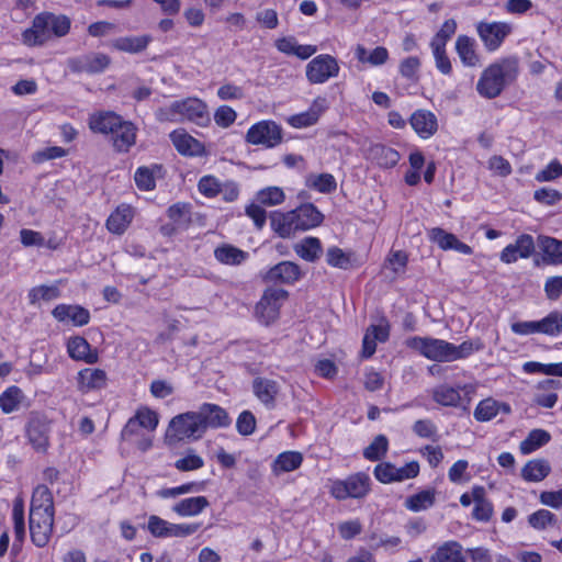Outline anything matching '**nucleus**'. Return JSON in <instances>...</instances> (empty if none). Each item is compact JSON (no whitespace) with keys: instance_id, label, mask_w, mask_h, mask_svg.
<instances>
[{"instance_id":"nucleus-27","label":"nucleus","mask_w":562,"mask_h":562,"mask_svg":"<svg viewBox=\"0 0 562 562\" xmlns=\"http://www.w3.org/2000/svg\"><path fill=\"white\" fill-rule=\"evenodd\" d=\"M122 117L111 111H99L89 116V128L93 133L109 135L120 124Z\"/></svg>"},{"instance_id":"nucleus-22","label":"nucleus","mask_w":562,"mask_h":562,"mask_svg":"<svg viewBox=\"0 0 562 562\" xmlns=\"http://www.w3.org/2000/svg\"><path fill=\"white\" fill-rule=\"evenodd\" d=\"M134 218V210L128 204L119 205L108 217L105 226L112 234L122 235Z\"/></svg>"},{"instance_id":"nucleus-54","label":"nucleus","mask_w":562,"mask_h":562,"mask_svg":"<svg viewBox=\"0 0 562 562\" xmlns=\"http://www.w3.org/2000/svg\"><path fill=\"white\" fill-rule=\"evenodd\" d=\"M557 521V516L548 509H539L528 517L529 525L538 530L546 529L548 526H555Z\"/></svg>"},{"instance_id":"nucleus-60","label":"nucleus","mask_w":562,"mask_h":562,"mask_svg":"<svg viewBox=\"0 0 562 562\" xmlns=\"http://www.w3.org/2000/svg\"><path fill=\"white\" fill-rule=\"evenodd\" d=\"M198 188L203 195L214 198L220 194L221 182L213 176H204L200 179Z\"/></svg>"},{"instance_id":"nucleus-36","label":"nucleus","mask_w":562,"mask_h":562,"mask_svg":"<svg viewBox=\"0 0 562 562\" xmlns=\"http://www.w3.org/2000/svg\"><path fill=\"white\" fill-rule=\"evenodd\" d=\"M550 471L551 468L547 460L533 459L524 465L521 476L528 482H540L549 475Z\"/></svg>"},{"instance_id":"nucleus-41","label":"nucleus","mask_w":562,"mask_h":562,"mask_svg":"<svg viewBox=\"0 0 562 562\" xmlns=\"http://www.w3.org/2000/svg\"><path fill=\"white\" fill-rule=\"evenodd\" d=\"M474 46V41L469 36L460 35L457 40L456 49L465 66L475 67L480 63Z\"/></svg>"},{"instance_id":"nucleus-51","label":"nucleus","mask_w":562,"mask_h":562,"mask_svg":"<svg viewBox=\"0 0 562 562\" xmlns=\"http://www.w3.org/2000/svg\"><path fill=\"white\" fill-rule=\"evenodd\" d=\"M389 440L384 435H378L363 450V457L370 461L381 460L387 452Z\"/></svg>"},{"instance_id":"nucleus-20","label":"nucleus","mask_w":562,"mask_h":562,"mask_svg":"<svg viewBox=\"0 0 562 562\" xmlns=\"http://www.w3.org/2000/svg\"><path fill=\"white\" fill-rule=\"evenodd\" d=\"M58 322L70 321L75 326H85L90 321V313L80 305L59 304L52 311Z\"/></svg>"},{"instance_id":"nucleus-53","label":"nucleus","mask_w":562,"mask_h":562,"mask_svg":"<svg viewBox=\"0 0 562 562\" xmlns=\"http://www.w3.org/2000/svg\"><path fill=\"white\" fill-rule=\"evenodd\" d=\"M501 409V404L492 398L481 401L474 409V418L479 422H487L494 418Z\"/></svg>"},{"instance_id":"nucleus-46","label":"nucleus","mask_w":562,"mask_h":562,"mask_svg":"<svg viewBox=\"0 0 562 562\" xmlns=\"http://www.w3.org/2000/svg\"><path fill=\"white\" fill-rule=\"evenodd\" d=\"M303 457L296 451H285L280 453L273 463L276 473L294 471L301 467Z\"/></svg>"},{"instance_id":"nucleus-64","label":"nucleus","mask_w":562,"mask_h":562,"mask_svg":"<svg viewBox=\"0 0 562 562\" xmlns=\"http://www.w3.org/2000/svg\"><path fill=\"white\" fill-rule=\"evenodd\" d=\"M237 117V114L234 109L228 105H221L216 109L214 113V121L221 127L231 126Z\"/></svg>"},{"instance_id":"nucleus-14","label":"nucleus","mask_w":562,"mask_h":562,"mask_svg":"<svg viewBox=\"0 0 562 562\" xmlns=\"http://www.w3.org/2000/svg\"><path fill=\"white\" fill-rule=\"evenodd\" d=\"M196 414L201 420L203 434L209 428L227 427L231 424L226 411L216 404L205 403L196 411Z\"/></svg>"},{"instance_id":"nucleus-33","label":"nucleus","mask_w":562,"mask_h":562,"mask_svg":"<svg viewBox=\"0 0 562 562\" xmlns=\"http://www.w3.org/2000/svg\"><path fill=\"white\" fill-rule=\"evenodd\" d=\"M538 246L543 252V261L550 265L562 263V240L549 236H539Z\"/></svg>"},{"instance_id":"nucleus-8","label":"nucleus","mask_w":562,"mask_h":562,"mask_svg":"<svg viewBox=\"0 0 562 562\" xmlns=\"http://www.w3.org/2000/svg\"><path fill=\"white\" fill-rule=\"evenodd\" d=\"M286 296L288 292L283 289H267L256 306V315L259 321L266 325L274 322L279 317L281 302Z\"/></svg>"},{"instance_id":"nucleus-15","label":"nucleus","mask_w":562,"mask_h":562,"mask_svg":"<svg viewBox=\"0 0 562 562\" xmlns=\"http://www.w3.org/2000/svg\"><path fill=\"white\" fill-rule=\"evenodd\" d=\"M535 252V240L529 234H521L514 244L507 245L501 252V260L513 263L518 258H529Z\"/></svg>"},{"instance_id":"nucleus-4","label":"nucleus","mask_w":562,"mask_h":562,"mask_svg":"<svg viewBox=\"0 0 562 562\" xmlns=\"http://www.w3.org/2000/svg\"><path fill=\"white\" fill-rule=\"evenodd\" d=\"M329 493L337 501L363 498L371 491V479L364 472H357L346 479L330 480Z\"/></svg>"},{"instance_id":"nucleus-29","label":"nucleus","mask_w":562,"mask_h":562,"mask_svg":"<svg viewBox=\"0 0 562 562\" xmlns=\"http://www.w3.org/2000/svg\"><path fill=\"white\" fill-rule=\"evenodd\" d=\"M151 41L153 37L148 34L139 36H122L113 40L111 46L120 52L138 54L144 52Z\"/></svg>"},{"instance_id":"nucleus-43","label":"nucleus","mask_w":562,"mask_h":562,"mask_svg":"<svg viewBox=\"0 0 562 562\" xmlns=\"http://www.w3.org/2000/svg\"><path fill=\"white\" fill-rule=\"evenodd\" d=\"M551 439L550 434L543 429L531 430L526 439L519 445V450L522 454H529L540 447L547 445Z\"/></svg>"},{"instance_id":"nucleus-30","label":"nucleus","mask_w":562,"mask_h":562,"mask_svg":"<svg viewBox=\"0 0 562 562\" xmlns=\"http://www.w3.org/2000/svg\"><path fill=\"white\" fill-rule=\"evenodd\" d=\"M67 349L70 358L81 360L87 363H95L98 361V353L91 350L89 342L80 336L72 337L68 340Z\"/></svg>"},{"instance_id":"nucleus-5","label":"nucleus","mask_w":562,"mask_h":562,"mask_svg":"<svg viewBox=\"0 0 562 562\" xmlns=\"http://www.w3.org/2000/svg\"><path fill=\"white\" fill-rule=\"evenodd\" d=\"M201 420L196 412H187L175 416L168 425L166 440L176 443L186 439H200L203 436Z\"/></svg>"},{"instance_id":"nucleus-35","label":"nucleus","mask_w":562,"mask_h":562,"mask_svg":"<svg viewBox=\"0 0 562 562\" xmlns=\"http://www.w3.org/2000/svg\"><path fill=\"white\" fill-rule=\"evenodd\" d=\"M30 513H55L53 494L45 485L35 487L31 499Z\"/></svg>"},{"instance_id":"nucleus-26","label":"nucleus","mask_w":562,"mask_h":562,"mask_svg":"<svg viewBox=\"0 0 562 562\" xmlns=\"http://www.w3.org/2000/svg\"><path fill=\"white\" fill-rule=\"evenodd\" d=\"M411 125L423 138L432 136L438 128L437 117L426 110H418L411 116Z\"/></svg>"},{"instance_id":"nucleus-9","label":"nucleus","mask_w":562,"mask_h":562,"mask_svg":"<svg viewBox=\"0 0 562 562\" xmlns=\"http://www.w3.org/2000/svg\"><path fill=\"white\" fill-rule=\"evenodd\" d=\"M373 473L375 479L383 484L402 482L418 475L419 463L417 461H412L406 463L404 467L396 468L390 462H382L374 468Z\"/></svg>"},{"instance_id":"nucleus-24","label":"nucleus","mask_w":562,"mask_h":562,"mask_svg":"<svg viewBox=\"0 0 562 562\" xmlns=\"http://www.w3.org/2000/svg\"><path fill=\"white\" fill-rule=\"evenodd\" d=\"M252 392L267 408H273L279 384L273 380L258 376L252 381Z\"/></svg>"},{"instance_id":"nucleus-38","label":"nucleus","mask_w":562,"mask_h":562,"mask_svg":"<svg viewBox=\"0 0 562 562\" xmlns=\"http://www.w3.org/2000/svg\"><path fill=\"white\" fill-rule=\"evenodd\" d=\"M430 562H465L462 547L457 541H448L432 554Z\"/></svg>"},{"instance_id":"nucleus-40","label":"nucleus","mask_w":562,"mask_h":562,"mask_svg":"<svg viewBox=\"0 0 562 562\" xmlns=\"http://www.w3.org/2000/svg\"><path fill=\"white\" fill-rule=\"evenodd\" d=\"M356 58L362 64L371 66L384 65L389 59V52L383 46H378L372 50H368L364 46L358 45L355 50Z\"/></svg>"},{"instance_id":"nucleus-11","label":"nucleus","mask_w":562,"mask_h":562,"mask_svg":"<svg viewBox=\"0 0 562 562\" xmlns=\"http://www.w3.org/2000/svg\"><path fill=\"white\" fill-rule=\"evenodd\" d=\"M25 434L29 442L37 451H46L48 447L49 423L47 418L37 412L30 414L25 425Z\"/></svg>"},{"instance_id":"nucleus-48","label":"nucleus","mask_w":562,"mask_h":562,"mask_svg":"<svg viewBox=\"0 0 562 562\" xmlns=\"http://www.w3.org/2000/svg\"><path fill=\"white\" fill-rule=\"evenodd\" d=\"M538 333L548 336L560 335L562 333V313L553 311L538 321Z\"/></svg>"},{"instance_id":"nucleus-37","label":"nucleus","mask_w":562,"mask_h":562,"mask_svg":"<svg viewBox=\"0 0 562 562\" xmlns=\"http://www.w3.org/2000/svg\"><path fill=\"white\" fill-rule=\"evenodd\" d=\"M271 227L280 237H290L299 232L292 211L288 213H273L271 215Z\"/></svg>"},{"instance_id":"nucleus-63","label":"nucleus","mask_w":562,"mask_h":562,"mask_svg":"<svg viewBox=\"0 0 562 562\" xmlns=\"http://www.w3.org/2000/svg\"><path fill=\"white\" fill-rule=\"evenodd\" d=\"M237 431L243 436H249L255 431L256 418L249 411H244L236 422Z\"/></svg>"},{"instance_id":"nucleus-28","label":"nucleus","mask_w":562,"mask_h":562,"mask_svg":"<svg viewBox=\"0 0 562 562\" xmlns=\"http://www.w3.org/2000/svg\"><path fill=\"white\" fill-rule=\"evenodd\" d=\"M106 385V373L101 369L86 368L78 373V387L81 392L100 390Z\"/></svg>"},{"instance_id":"nucleus-44","label":"nucleus","mask_w":562,"mask_h":562,"mask_svg":"<svg viewBox=\"0 0 562 562\" xmlns=\"http://www.w3.org/2000/svg\"><path fill=\"white\" fill-rule=\"evenodd\" d=\"M306 187L321 193H331L337 189V182L330 173H311L306 177Z\"/></svg>"},{"instance_id":"nucleus-3","label":"nucleus","mask_w":562,"mask_h":562,"mask_svg":"<svg viewBox=\"0 0 562 562\" xmlns=\"http://www.w3.org/2000/svg\"><path fill=\"white\" fill-rule=\"evenodd\" d=\"M155 116L159 122H183L187 120L201 126L210 122L207 104L198 98H186L161 106L155 112Z\"/></svg>"},{"instance_id":"nucleus-1","label":"nucleus","mask_w":562,"mask_h":562,"mask_svg":"<svg viewBox=\"0 0 562 562\" xmlns=\"http://www.w3.org/2000/svg\"><path fill=\"white\" fill-rule=\"evenodd\" d=\"M407 346L425 358L438 362H452L465 359L474 351L483 348L480 340H465L461 345L456 346L443 339L431 337H412L407 340Z\"/></svg>"},{"instance_id":"nucleus-18","label":"nucleus","mask_w":562,"mask_h":562,"mask_svg":"<svg viewBox=\"0 0 562 562\" xmlns=\"http://www.w3.org/2000/svg\"><path fill=\"white\" fill-rule=\"evenodd\" d=\"M301 278V269L299 265L292 261H282L270 268L265 280L268 282H279L291 284Z\"/></svg>"},{"instance_id":"nucleus-56","label":"nucleus","mask_w":562,"mask_h":562,"mask_svg":"<svg viewBox=\"0 0 562 562\" xmlns=\"http://www.w3.org/2000/svg\"><path fill=\"white\" fill-rule=\"evenodd\" d=\"M171 522L160 518L159 516L151 515L148 517L147 529L155 538H170Z\"/></svg>"},{"instance_id":"nucleus-21","label":"nucleus","mask_w":562,"mask_h":562,"mask_svg":"<svg viewBox=\"0 0 562 562\" xmlns=\"http://www.w3.org/2000/svg\"><path fill=\"white\" fill-rule=\"evenodd\" d=\"M429 238L434 243H436L443 250H456L463 255H471L473 252L472 248L462 243L457 238L456 235L448 233L439 227H434L429 231Z\"/></svg>"},{"instance_id":"nucleus-23","label":"nucleus","mask_w":562,"mask_h":562,"mask_svg":"<svg viewBox=\"0 0 562 562\" xmlns=\"http://www.w3.org/2000/svg\"><path fill=\"white\" fill-rule=\"evenodd\" d=\"M297 231H307L323 222V214L312 203H306L292 211Z\"/></svg>"},{"instance_id":"nucleus-2","label":"nucleus","mask_w":562,"mask_h":562,"mask_svg":"<svg viewBox=\"0 0 562 562\" xmlns=\"http://www.w3.org/2000/svg\"><path fill=\"white\" fill-rule=\"evenodd\" d=\"M519 75V59L508 56L486 67L476 83L477 93L486 99H494L514 83Z\"/></svg>"},{"instance_id":"nucleus-31","label":"nucleus","mask_w":562,"mask_h":562,"mask_svg":"<svg viewBox=\"0 0 562 562\" xmlns=\"http://www.w3.org/2000/svg\"><path fill=\"white\" fill-rule=\"evenodd\" d=\"M215 259L222 265L239 266L245 262L249 254L231 244H222L214 249Z\"/></svg>"},{"instance_id":"nucleus-52","label":"nucleus","mask_w":562,"mask_h":562,"mask_svg":"<svg viewBox=\"0 0 562 562\" xmlns=\"http://www.w3.org/2000/svg\"><path fill=\"white\" fill-rule=\"evenodd\" d=\"M435 503V493L422 491L406 499V507L413 512H420L431 507Z\"/></svg>"},{"instance_id":"nucleus-62","label":"nucleus","mask_w":562,"mask_h":562,"mask_svg":"<svg viewBox=\"0 0 562 562\" xmlns=\"http://www.w3.org/2000/svg\"><path fill=\"white\" fill-rule=\"evenodd\" d=\"M135 418L139 425V427H143L148 430H155L158 426V415L149 409V408H142L138 409L135 414Z\"/></svg>"},{"instance_id":"nucleus-58","label":"nucleus","mask_w":562,"mask_h":562,"mask_svg":"<svg viewBox=\"0 0 562 562\" xmlns=\"http://www.w3.org/2000/svg\"><path fill=\"white\" fill-rule=\"evenodd\" d=\"M135 183L139 190L149 191L156 186L154 170L148 167H139L134 176Z\"/></svg>"},{"instance_id":"nucleus-61","label":"nucleus","mask_w":562,"mask_h":562,"mask_svg":"<svg viewBox=\"0 0 562 562\" xmlns=\"http://www.w3.org/2000/svg\"><path fill=\"white\" fill-rule=\"evenodd\" d=\"M203 465V459L193 452H190L186 457L178 459L175 463L176 469L181 472L198 470Z\"/></svg>"},{"instance_id":"nucleus-49","label":"nucleus","mask_w":562,"mask_h":562,"mask_svg":"<svg viewBox=\"0 0 562 562\" xmlns=\"http://www.w3.org/2000/svg\"><path fill=\"white\" fill-rule=\"evenodd\" d=\"M12 519L15 541L22 542L25 537L24 501L22 497H15L13 501Z\"/></svg>"},{"instance_id":"nucleus-42","label":"nucleus","mask_w":562,"mask_h":562,"mask_svg":"<svg viewBox=\"0 0 562 562\" xmlns=\"http://www.w3.org/2000/svg\"><path fill=\"white\" fill-rule=\"evenodd\" d=\"M323 110L324 106L318 103V101H315L307 111L290 116L288 123L295 128L314 125L318 121Z\"/></svg>"},{"instance_id":"nucleus-25","label":"nucleus","mask_w":562,"mask_h":562,"mask_svg":"<svg viewBox=\"0 0 562 562\" xmlns=\"http://www.w3.org/2000/svg\"><path fill=\"white\" fill-rule=\"evenodd\" d=\"M109 64V56L101 53H93L71 60V68L76 71L97 74L103 71Z\"/></svg>"},{"instance_id":"nucleus-50","label":"nucleus","mask_w":562,"mask_h":562,"mask_svg":"<svg viewBox=\"0 0 562 562\" xmlns=\"http://www.w3.org/2000/svg\"><path fill=\"white\" fill-rule=\"evenodd\" d=\"M29 302L34 305L38 301H53L60 296V290L57 285H38L34 286L29 292Z\"/></svg>"},{"instance_id":"nucleus-12","label":"nucleus","mask_w":562,"mask_h":562,"mask_svg":"<svg viewBox=\"0 0 562 562\" xmlns=\"http://www.w3.org/2000/svg\"><path fill=\"white\" fill-rule=\"evenodd\" d=\"M55 513H30L31 539L38 547H45L52 536Z\"/></svg>"},{"instance_id":"nucleus-17","label":"nucleus","mask_w":562,"mask_h":562,"mask_svg":"<svg viewBox=\"0 0 562 562\" xmlns=\"http://www.w3.org/2000/svg\"><path fill=\"white\" fill-rule=\"evenodd\" d=\"M390 335V326L385 318H381L378 325H371L362 340V357L370 358L376 349V341L384 342Z\"/></svg>"},{"instance_id":"nucleus-59","label":"nucleus","mask_w":562,"mask_h":562,"mask_svg":"<svg viewBox=\"0 0 562 562\" xmlns=\"http://www.w3.org/2000/svg\"><path fill=\"white\" fill-rule=\"evenodd\" d=\"M457 23L450 19L445 21L441 29L438 31L436 36L432 38L430 46L445 47L448 40L456 33Z\"/></svg>"},{"instance_id":"nucleus-6","label":"nucleus","mask_w":562,"mask_h":562,"mask_svg":"<svg viewBox=\"0 0 562 562\" xmlns=\"http://www.w3.org/2000/svg\"><path fill=\"white\" fill-rule=\"evenodd\" d=\"M246 142L251 145H262L272 148L282 142V130L273 121H260L249 127Z\"/></svg>"},{"instance_id":"nucleus-7","label":"nucleus","mask_w":562,"mask_h":562,"mask_svg":"<svg viewBox=\"0 0 562 562\" xmlns=\"http://www.w3.org/2000/svg\"><path fill=\"white\" fill-rule=\"evenodd\" d=\"M339 69L338 61L334 56L322 54L306 65V78L314 85L324 83L330 78L337 77Z\"/></svg>"},{"instance_id":"nucleus-55","label":"nucleus","mask_w":562,"mask_h":562,"mask_svg":"<svg viewBox=\"0 0 562 562\" xmlns=\"http://www.w3.org/2000/svg\"><path fill=\"white\" fill-rule=\"evenodd\" d=\"M257 201L268 206L278 205L284 201V192L281 188L269 187L258 192Z\"/></svg>"},{"instance_id":"nucleus-45","label":"nucleus","mask_w":562,"mask_h":562,"mask_svg":"<svg viewBox=\"0 0 562 562\" xmlns=\"http://www.w3.org/2000/svg\"><path fill=\"white\" fill-rule=\"evenodd\" d=\"M432 398L442 406H457L461 401L460 390L442 384L434 389Z\"/></svg>"},{"instance_id":"nucleus-39","label":"nucleus","mask_w":562,"mask_h":562,"mask_svg":"<svg viewBox=\"0 0 562 562\" xmlns=\"http://www.w3.org/2000/svg\"><path fill=\"white\" fill-rule=\"evenodd\" d=\"M25 401L23 391L15 386H9L0 395V408L4 414H11L20 409L22 403Z\"/></svg>"},{"instance_id":"nucleus-10","label":"nucleus","mask_w":562,"mask_h":562,"mask_svg":"<svg viewBox=\"0 0 562 562\" xmlns=\"http://www.w3.org/2000/svg\"><path fill=\"white\" fill-rule=\"evenodd\" d=\"M512 25L506 22H480L477 34L488 52L496 50L512 33Z\"/></svg>"},{"instance_id":"nucleus-16","label":"nucleus","mask_w":562,"mask_h":562,"mask_svg":"<svg viewBox=\"0 0 562 562\" xmlns=\"http://www.w3.org/2000/svg\"><path fill=\"white\" fill-rule=\"evenodd\" d=\"M136 126L125 120H121L120 124L110 132L113 147L116 151L126 153L136 142Z\"/></svg>"},{"instance_id":"nucleus-19","label":"nucleus","mask_w":562,"mask_h":562,"mask_svg":"<svg viewBox=\"0 0 562 562\" xmlns=\"http://www.w3.org/2000/svg\"><path fill=\"white\" fill-rule=\"evenodd\" d=\"M170 139L181 155L201 156L204 154L203 144L188 134L183 128L171 132Z\"/></svg>"},{"instance_id":"nucleus-47","label":"nucleus","mask_w":562,"mask_h":562,"mask_svg":"<svg viewBox=\"0 0 562 562\" xmlns=\"http://www.w3.org/2000/svg\"><path fill=\"white\" fill-rule=\"evenodd\" d=\"M296 254L306 261H315L322 252V245L316 237H306L301 244L295 246Z\"/></svg>"},{"instance_id":"nucleus-57","label":"nucleus","mask_w":562,"mask_h":562,"mask_svg":"<svg viewBox=\"0 0 562 562\" xmlns=\"http://www.w3.org/2000/svg\"><path fill=\"white\" fill-rule=\"evenodd\" d=\"M326 261L331 267L348 269L350 267V255L334 246L327 249Z\"/></svg>"},{"instance_id":"nucleus-13","label":"nucleus","mask_w":562,"mask_h":562,"mask_svg":"<svg viewBox=\"0 0 562 562\" xmlns=\"http://www.w3.org/2000/svg\"><path fill=\"white\" fill-rule=\"evenodd\" d=\"M53 33L48 13L36 15L32 26L22 33V41L27 46H41L50 40Z\"/></svg>"},{"instance_id":"nucleus-34","label":"nucleus","mask_w":562,"mask_h":562,"mask_svg":"<svg viewBox=\"0 0 562 562\" xmlns=\"http://www.w3.org/2000/svg\"><path fill=\"white\" fill-rule=\"evenodd\" d=\"M369 158L383 168H392L400 160V154L385 145L376 144L370 147Z\"/></svg>"},{"instance_id":"nucleus-32","label":"nucleus","mask_w":562,"mask_h":562,"mask_svg":"<svg viewBox=\"0 0 562 562\" xmlns=\"http://www.w3.org/2000/svg\"><path fill=\"white\" fill-rule=\"evenodd\" d=\"M209 505L205 496H193L175 504L172 510L181 517H191L201 514Z\"/></svg>"}]
</instances>
